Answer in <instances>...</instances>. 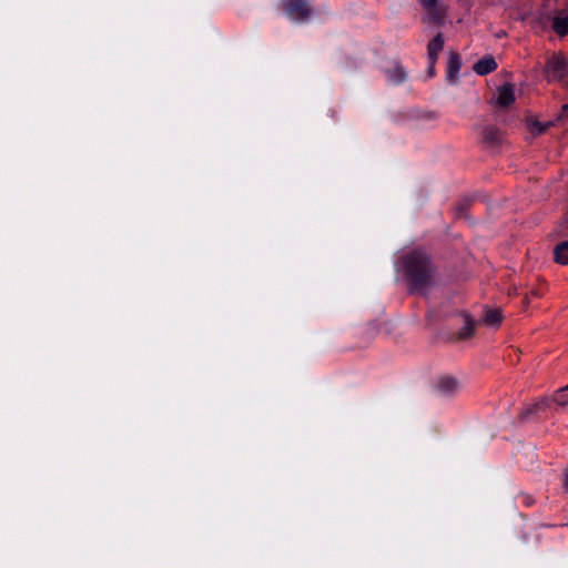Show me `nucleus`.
Returning <instances> with one entry per match:
<instances>
[{
    "label": "nucleus",
    "mask_w": 568,
    "mask_h": 568,
    "mask_svg": "<svg viewBox=\"0 0 568 568\" xmlns=\"http://www.w3.org/2000/svg\"><path fill=\"white\" fill-rule=\"evenodd\" d=\"M562 487H564L565 491L568 493V467H567V469L565 471V478H564Z\"/></svg>",
    "instance_id": "a211bd4d"
},
{
    "label": "nucleus",
    "mask_w": 568,
    "mask_h": 568,
    "mask_svg": "<svg viewBox=\"0 0 568 568\" xmlns=\"http://www.w3.org/2000/svg\"><path fill=\"white\" fill-rule=\"evenodd\" d=\"M568 116V103L564 104L561 106V114L560 118Z\"/></svg>",
    "instance_id": "6ab92c4d"
},
{
    "label": "nucleus",
    "mask_w": 568,
    "mask_h": 568,
    "mask_svg": "<svg viewBox=\"0 0 568 568\" xmlns=\"http://www.w3.org/2000/svg\"><path fill=\"white\" fill-rule=\"evenodd\" d=\"M549 405V399H541L540 402L536 403L530 409V410H535V412H538V410H541L544 409L546 406Z\"/></svg>",
    "instance_id": "f3484780"
},
{
    "label": "nucleus",
    "mask_w": 568,
    "mask_h": 568,
    "mask_svg": "<svg viewBox=\"0 0 568 568\" xmlns=\"http://www.w3.org/2000/svg\"><path fill=\"white\" fill-rule=\"evenodd\" d=\"M469 335H470V331L463 334L464 337L469 336Z\"/></svg>",
    "instance_id": "412c9836"
},
{
    "label": "nucleus",
    "mask_w": 568,
    "mask_h": 568,
    "mask_svg": "<svg viewBox=\"0 0 568 568\" xmlns=\"http://www.w3.org/2000/svg\"><path fill=\"white\" fill-rule=\"evenodd\" d=\"M481 136L489 143H496L499 141V131L495 126H485L481 130Z\"/></svg>",
    "instance_id": "4468645a"
},
{
    "label": "nucleus",
    "mask_w": 568,
    "mask_h": 568,
    "mask_svg": "<svg viewBox=\"0 0 568 568\" xmlns=\"http://www.w3.org/2000/svg\"><path fill=\"white\" fill-rule=\"evenodd\" d=\"M285 16L295 22H305L311 18L312 9L306 0H283Z\"/></svg>",
    "instance_id": "7ed1b4c3"
},
{
    "label": "nucleus",
    "mask_w": 568,
    "mask_h": 568,
    "mask_svg": "<svg viewBox=\"0 0 568 568\" xmlns=\"http://www.w3.org/2000/svg\"><path fill=\"white\" fill-rule=\"evenodd\" d=\"M460 70V61L456 54H452L448 60V80L454 81Z\"/></svg>",
    "instance_id": "f8f14e48"
},
{
    "label": "nucleus",
    "mask_w": 568,
    "mask_h": 568,
    "mask_svg": "<svg viewBox=\"0 0 568 568\" xmlns=\"http://www.w3.org/2000/svg\"><path fill=\"white\" fill-rule=\"evenodd\" d=\"M546 77L549 82L568 84V59L561 54H554L547 60Z\"/></svg>",
    "instance_id": "f03ea898"
},
{
    "label": "nucleus",
    "mask_w": 568,
    "mask_h": 568,
    "mask_svg": "<svg viewBox=\"0 0 568 568\" xmlns=\"http://www.w3.org/2000/svg\"><path fill=\"white\" fill-rule=\"evenodd\" d=\"M503 315L498 308H487L484 313V323L489 327H498L501 323Z\"/></svg>",
    "instance_id": "6e6552de"
},
{
    "label": "nucleus",
    "mask_w": 568,
    "mask_h": 568,
    "mask_svg": "<svg viewBox=\"0 0 568 568\" xmlns=\"http://www.w3.org/2000/svg\"><path fill=\"white\" fill-rule=\"evenodd\" d=\"M515 102V89L513 84H504L498 88L496 93V103L501 108H507Z\"/></svg>",
    "instance_id": "20e7f679"
},
{
    "label": "nucleus",
    "mask_w": 568,
    "mask_h": 568,
    "mask_svg": "<svg viewBox=\"0 0 568 568\" xmlns=\"http://www.w3.org/2000/svg\"><path fill=\"white\" fill-rule=\"evenodd\" d=\"M428 71H429V74H433V73H434V65H432V63H430V62H429Z\"/></svg>",
    "instance_id": "aec40b11"
},
{
    "label": "nucleus",
    "mask_w": 568,
    "mask_h": 568,
    "mask_svg": "<svg viewBox=\"0 0 568 568\" xmlns=\"http://www.w3.org/2000/svg\"><path fill=\"white\" fill-rule=\"evenodd\" d=\"M473 69L477 74L485 75L495 71L497 69V63L493 57L487 55L478 60L474 64Z\"/></svg>",
    "instance_id": "423d86ee"
},
{
    "label": "nucleus",
    "mask_w": 568,
    "mask_h": 568,
    "mask_svg": "<svg viewBox=\"0 0 568 568\" xmlns=\"http://www.w3.org/2000/svg\"><path fill=\"white\" fill-rule=\"evenodd\" d=\"M555 261L559 264L568 263V241L558 244L554 251Z\"/></svg>",
    "instance_id": "9b49d317"
},
{
    "label": "nucleus",
    "mask_w": 568,
    "mask_h": 568,
    "mask_svg": "<svg viewBox=\"0 0 568 568\" xmlns=\"http://www.w3.org/2000/svg\"><path fill=\"white\" fill-rule=\"evenodd\" d=\"M562 389H567V392H568V385L566 387H564Z\"/></svg>",
    "instance_id": "4be33fe9"
},
{
    "label": "nucleus",
    "mask_w": 568,
    "mask_h": 568,
    "mask_svg": "<svg viewBox=\"0 0 568 568\" xmlns=\"http://www.w3.org/2000/svg\"><path fill=\"white\" fill-rule=\"evenodd\" d=\"M548 126H549V123H542L537 120H529L527 122V130L532 135H539V134L544 133Z\"/></svg>",
    "instance_id": "ddd939ff"
},
{
    "label": "nucleus",
    "mask_w": 568,
    "mask_h": 568,
    "mask_svg": "<svg viewBox=\"0 0 568 568\" xmlns=\"http://www.w3.org/2000/svg\"><path fill=\"white\" fill-rule=\"evenodd\" d=\"M444 48V38L442 33H438L427 45L428 60L432 65H435L439 52Z\"/></svg>",
    "instance_id": "39448f33"
},
{
    "label": "nucleus",
    "mask_w": 568,
    "mask_h": 568,
    "mask_svg": "<svg viewBox=\"0 0 568 568\" xmlns=\"http://www.w3.org/2000/svg\"><path fill=\"white\" fill-rule=\"evenodd\" d=\"M386 75L389 82L400 83L405 80L406 72L400 65L394 64L392 69L386 70Z\"/></svg>",
    "instance_id": "1a4fd4ad"
},
{
    "label": "nucleus",
    "mask_w": 568,
    "mask_h": 568,
    "mask_svg": "<svg viewBox=\"0 0 568 568\" xmlns=\"http://www.w3.org/2000/svg\"><path fill=\"white\" fill-rule=\"evenodd\" d=\"M437 389L443 395H452L458 389V382L450 376L442 377L437 383Z\"/></svg>",
    "instance_id": "0eeeda50"
},
{
    "label": "nucleus",
    "mask_w": 568,
    "mask_h": 568,
    "mask_svg": "<svg viewBox=\"0 0 568 568\" xmlns=\"http://www.w3.org/2000/svg\"><path fill=\"white\" fill-rule=\"evenodd\" d=\"M558 406L568 405V392L567 389H559L555 393L551 399Z\"/></svg>",
    "instance_id": "2eb2a0df"
},
{
    "label": "nucleus",
    "mask_w": 568,
    "mask_h": 568,
    "mask_svg": "<svg viewBox=\"0 0 568 568\" xmlns=\"http://www.w3.org/2000/svg\"><path fill=\"white\" fill-rule=\"evenodd\" d=\"M552 29L556 33L565 36L568 33V14L555 17L552 20Z\"/></svg>",
    "instance_id": "9d476101"
},
{
    "label": "nucleus",
    "mask_w": 568,
    "mask_h": 568,
    "mask_svg": "<svg viewBox=\"0 0 568 568\" xmlns=\"http://www.w3.org/2000/svg\"><path fill=\"white\" fill-rule=\"evenodd\" d=\"M403 267L415 291L426 292L437 283L436 271L428 256L420 251H414L403 257Z\"/></svg>",
    "instance_id": "f257e3e1"
},
{
    "label": "nucleus",
    "mask_w": 568,
    "mask_h": 568,
    "mask_svg": "<svg viewBox=\"0 0 568 568\" xmlns=\"http://www.w3.org/2000/svg\"><path fill=\"white\" fill-rule=\"evenodd\" d=\"M423 7L428 11L433 12L437 6V0H422Z\"/></svg>",
    "instance_id": "dca6fc26"
}]
</instances>
